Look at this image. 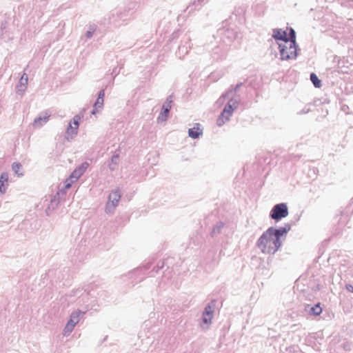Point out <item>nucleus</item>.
<instances>
[{
	"mask_svg": "<svg viewBox=\"0 0 353 353\" xmlns=\"http://www.w3.org/2000/svg\"><path fill=\"white\" fill-rule=\"evenodd\" d=\"M8 175L7 173L3 172L1 174L0 176V194L5 193L6 188L8 187Z\"/></svg>",
	"mask_w": 353,
	"mask_h": 353,
	"instance_id": "nucleus-12",
	"label": "nucleus"
},
{
	"mask_svg": "<svg viewBox=\"0 0 353 353\" xmlns=\"http://www.w3.org/2000/svg\"><path fill=\"white\" fill-rule=\"evenodd\" d=\"M50 117V115H46L43 117H39L34 120V124L37 125H41L43 123H46Z\"/></svg>",
	"mask_w": 353,
	"mask_h": 353,
	"instance_id": "nucleus-17",
	"label": "nucleus"
},
{
	"mask_svg": "<svg viewBox=\"0 0 353 353\" xmlns=\"http://www.w3.org/2000/svg\"><path fill=\"white\" fill-rule=\"evenodd\" d=\"M119 159V154L113 155L112 157V162L114 163V164H117Z\"/></svg>",
	"mask_w": 353,
	"mask_h": 353,
	"instance_id": "nucleus-19",
	"label": "nucleus"
},
{
	"mask_svg": "<svg viewBox=\"0 0 353 353\" xmlns=\"http://www.w3.org/2000/svg\"><path fill=\"white\" fill-rule=\"evenodd\" d=\"M311 312L314 315L318 316L322 312V308L321 307L319 304H316L311 308Z\"/></svg>",
	"mask_w": 353,
	"mask_h": 353,
	"instance_id": "nucleus-16",
	"label": "nucleus"
},
{
	"mask_svg": "<svg viewBox=\"0 0 353 353\" xmlns=\"http://www.w3.org/2000/svg\"><path fill=\"white\" fill-rule=\"evenodd\" d=\"M80 314H81V312L80 311L73 312L71 314L70 318V319H69V321H68V323L66 324V325L65 327V329H64L65 332H72V330L74 329L75 325L79 321Z\"/></svg>",
	"mask_w": 353,
	"mask_h": 353,
	"instance_id": "nucleus-6",
	"label": "nucleus"
},
{
	"mask_svg": "<svg viewBox=\"0 0 353 353\" xmlns=\"http://www.w3.org/2000/svg\"><path fill=\"white\" fill-rule=\"evenodd\" d=\"M170 109H171V101H168L163 105L162 112L160 113L159 119H161L162 121H165L168 118V114Z\"/></svg>",
	"mask_w": 353,
	"mask_h": 353,
	"instance_id": "nucleus-13",
	"label": "nucleus"
},
{
	"mask_svg": "<svg viewBox=\"0 0 353 353\" xmlns=\"http://www.w3.org/2000/svg\"><path fill=\"white\" fill-rule=\"evenodd\" d=\"M295 32L290 29V40L284 42H278L280 54L283 60L294 59L296 57V46L295 42Z\"/></svg>",
	"mask_w": 353,
	"mask_h": 353,
	"instance_id": "nucleus-2",
	"label": "nucleus"
},
{
	"mask_svg": "<svg viewBox=\"0 0 353 353\" xmlns=\"http://www.w3.org/2000/svg\"><path fill=\"white\" fill-rule=\"evenodd\" d=\"M238 106V101L236 99H231L228 105L225 107L222 112V116L225 117L226 120H228L230 116L232 114L234 109Z\"/></svg>",
	"mask_w": 353,
	"mask_h": 353,
	"instance_id": "nucleus-7",
	"label": "nucleus"
},
{
	"mask_svg": "<svg viewBox=\"0 0 353 353\" xmlns=\"http://www.w3.org/2000/svg\"><path fill=\"white\" fill-rule=\"evenodd\" d=\"M121 198L120 192L119 190H116L112 191L109 196V201L108 203V205H112V207H115L117 205L119 199Z\"/></svg>",
	"mask_w": 353,
	"mask_h": 353,
	"instance_id": "nucleus-10",
	"label": "nucleus"
},
{
	"mask_svg": "<svg viewBox=\"0 0 353 353\" xmlns=\"http://www.w3.org/2000/svg\"><path fill=\"white\" fill-rule=\"evenodd\" d=\"M104 99H97L96 103H94V108H101L103 105Z\"/></svg>",
	"mask_w": 353,
	"mask_h": 353,
	"instance_id": "nucleus-18",
	"label": "nucleus"
},
{
	"mask_svg": "<svg viewBox=\"0 0 353 353\" xmlns=\"http://www.w3.org/2000/svg\"><path fill=\"white\" fill-rule=\"evenodd\" d=\"M23 79H25L26 81H28L27 75H26V74L22 75L21 80L23 81Z\"/></svg>",
	"mask_w": 353,
	"mask_h": 353,
	"instance_id": "nucleus-22",
	"label": "nucleus"
},
{
	"mask_svg": "<svg viewBox=\"0 0 353 353\" xmlns=\"http://www.w3.org/2000/svg\"><path fill=\"white\" fill-rule=\"evenodd\" d=\"M105 92L104 90H101L99 93L98 99H104Z\"/></svg>",
	"mask_w": 353,
	"mask_h": 353,
	"instance_id": "nucleus-20",
	"label": "nucleus"
},
{
	"mask_svg": "<svg viewBox=\"0 0 353 353\" xmlns=\"http://www.w3.org/2000/svg\"><path fill=\"white\" fill-rule=\"evenodd\" d=\"M288 215V209L285 203H279L274 206L271 210L270 216L272 219L279 221Z\"/></svg>",
	"mask_w": 353,
	"mask_h": 353,
	"instance_id": "nucleus-4",
	"label": "nucleus"
},
{
	"mask_svg": "<svg viewBox=\"0 0 353 353\" xmlns=\"http://www.w3.org/2000/svg\"><path fill=\"white\" fill-rule=\"evenodd\" d=\"M310 80L316 88H321V81L318 78L316 74L312 73L310 74Z\"/></svg>",
	"mask_w": 353,
	"mask_h": 353,
	"instance_id": "nucleus-14",
	"label": "nucleus"
},
{
	"mask_svg": "<svg viewBox=\"0 0 353 353\" xmlns=\"http://www.w3.org/2000/svg\"><path fill=\"white\" fill-rule=\"evenodd\" d=\"M288 230L285 228H268L258 239L257 247L266 254H274L281 245V237L286 234Z\"/></svg>",
	"mask_w": 353,
	"mask_h": 353,
	"instance_id": "nucleus-1",
	"label": "nucleus"
},
{
	"mask_svg": "<svg viewBox=\"0 0 353 353\" xmlns=\"http://www.w3.org/2000/svg\"><path fill=\"white\" fill-rule=\"evenodd\" d=\"M13 171L19 176H21L23 174L21 171V165L19 163H14L12 164Z\"/></svg>",
	"mask_w": 353,
	"mask_h": 353,
	"instance_id": "nucleus-15",
	"label": "nucleus"
},
{
	"mask_svg": "<svg viewBox=\"0 0 353 353\" xmlns=\"http://www.w3.org/2000/svg\"><path fill=\"white\" fill-rule=\"evenodd\" d=\"M272 37L278 40V42H284L290 40V35L288 34L285 30L282 29L274 30Z\"/></svg>",
	"mask_w": 353,
	"mask_h": 353,
	"instance_id": "nucleus-8",
	"label": "nucleus"
},
{
	"mask_svg": "<svg viewBox=\"0 0 353 353\" xmlns=\"http://www.w3.org/2000/svg\"><path fill=\"white\" fill-rule=\"evenodd\" d=\"M80 120V116L76 115L74 117L72 121L70 122L69 126L66 130V134L68 137H72V136L77 134Z\"/></svg>",
	"mask_w": 353,
	"mask_h": 353,
	"instance_id": "nucleus-5",
	"label": "nucleus"
},
{
	"mask_svg": "<svg viewBox=\"0 0 353 353\" xmlns=\"http://www.w3.org/2000/svg\"><path fill=\"white\" fill-rule=\"evenodd\" d=\"M346 289L348 291L353 292V286L352 285H350V284L346 285Z\"/></svg>",
	"mask_w": 353,
	"mask_h": 353,
	"instance_id": "nucleus-21",
	"label": "nucleus"
},
{
	"mask_svg": "<svg viewBox=\"0 0 353 353\" xmlns=\"http://www.w3.org/2000/svg\"><path fill=\"white\" fill-rule=\"evenodd\" d=\"M88 166V164L87 163H83L77 169H75L70 174L69 178L65 180V189L70 188L72 184L77 181L79 179V178L84 173Z\"/></svg>",
	"mask_w": 353,
	"mask_h": 353,
	"instance_id": "nucleus-3",
	"label": "nucleus"
},
{
	"mask_svg": "<svg viewBox=\"0 0 353 353\" xmlns=\"http://www.w3.org/2000/svg\"><path fill=\"white\" fill-rule=\"evenodd\" d=\"M203 134V128L199 123H195L194 125L188 130V135L192 139L199 138Z\"/></svg>",
	"mask_w": 353,
	"mask_h": 353,
	"instance_id": "nucleus-9",
	"label": "nucleus"
},
{
	"mask_svg": "<svg viewBox=\"0 0 353 353\" xmlns=\"http://www.w3.org/2000/svg\"><path fill=\"white\" fill-rule=\"evenodd\" d=\"M213 314V309L211 305H208L205 307V311L203 314V321L205 324H208L211 322Z\"/></svg>",
	"mask_w": 353,
	"mask_h": 353,
	"instance_id": "nucleus-11",
	"label": "nucleus"
}]
</instances>
